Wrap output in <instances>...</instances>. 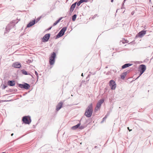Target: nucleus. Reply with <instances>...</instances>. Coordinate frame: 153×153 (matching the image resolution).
Segmentation results:
<instances>
[{
    "mask_svg": "<svg viewBox=\"0 0 153 153\" xmlns=\"http://www.w3.org/2000/svg\"><path fill=\"white\" fill-rule=\"evenodd\" d=\"M123 44H124L125 43H127L128 42V41L127 40H125V39H124V40H123Z\"/></svg>",
    "mask_w": 153,
    "mask_h": 153,
    "instance_id": "a878e982",
    "label": "nucleus"
},
{
    "mask_svg": "<svg viewBox=\"0 0 153 153\" xmlns=\"http://www.w3.org/2000/svg\"><path fill=\"white\" fill-rule=\"evenodd\" d=\"M18 86L22 89H28L30 87V85L28 83H24L23 84L17 83Z\"/></svg>",
    "mask_w": 153,
    "mask_h": 153,
    "instance_id": "7ed1b4c3",
    "label": "nucleus"
},
{
    "mask_svg": "<svg viewBox=\"0 0 153 153\" xmlns=\"http://www.w3.org/2000/svg\"><path fill=\"white\" fill-rule=\"evenodd\" d=\"M51 28H52V27H49V28L48 29V30H50V29Z\"/></svg>",
    "mask_w": 153,
    "mask_h": 153,
    "instance_id": "c9c22d12",
    "label": "nucleus"
},
{
    "mask_svg": "<svg viewBox=\"0 0 153 153\" xmlns=\"http://www.w3.org/2000/svg\"><path fill=\"white\" fill-rule=\"evenodd\" d=\"M93 111V105L92 103H91L88 106L86 109L85 115L87 117H91Z\"/></svg>",
    "mask_w": 153,
    "mask_h": 153,
    "instance_id": "f257e3e1",
    "label": "nucleus"
},
{
    "mask_svg": "<svg viewBox=\"0 0 153 153\" xmlns=\"http://www.w3.org/2000/svg\"><path fill=\"white\" fill-rule=\"evenodd\" d=\"M133 14H134V13H133V12H132V13H131V14H132V15H133Z\"/></svg>",
    "mask_w": 153,
    "mask_h": 153,
    "instance_id": "ea45409f",
    "label": "nucleus"
},
{
    "mask_svg": "<svg viewBox=\"0 0 153 153\" xmlns=\"http://www.w3.org/2000/svg\"><path fill=\"white\" fill-rule=\"evenodd\" d=\"M89 76H90L89 75H88V76H87L86 78V79L88 81V80H89V79H88V78L89 77Z\"/></svg>",
    "mask_w": 153,
    "mask_h": 153,
    "instance_id": "2f4dec72",
    "label": "nucleus"
},
{
    "mask_svg": "<svg viewBox=\"0 0 153 153\" xmlns=\"http://www.w3.org/2000/svg\"><path fill=\"white\" fill-rule=\"evenodd\" d=\"M63 17H61L58 20L56 21L55 23H54L53 26H54L56 25L62 19Z\"/></svg>",
    "mask_w": 153,
    "mask_h": 153,
    "instance_id": "6ab92c4d",
    "label": "nucleus"
},
{
    "mask_svg": "<svg viewBox=\"0 0 153 153\" xmlns=\"http://www.w3.org/2000/svg\"><path fill=\"white\" fill-rule=\"evenodd\" d=\"M13 133H12L11 134V136H13Z\"/></svg>",
    "mask_w": 153,
    "mask_h": 153,
    "instance_id": "4c0bfd02",
    "label": "nucleus"
},
{
    "mask_svg": "<svg viewBox=\"0 0 153 153\" xmlns=\"http://www.w3.org/2000/svg\"><path fill=\"white\" fill-rule=\"evenodd\" d=\"M7 87V85H1V88L2 89H5Z\"/></svg>",
    "mask_w": 153,
    "mask_h": 153,
    "instance_id": "b1692460",
    "label": "nucleus"
},
{
    "mask_svg": "<svg viewBox=\"0 0 153 153\" xmlns=\"http://www.w3.org/2000/svg\"><path fill=\"white\" fill-rule=\"evenodd\" d=\"M108 68V66H106L105 67V68Z\"/></svg>",
    "mask_w": 153,
    "mask_h": 153,
    "instance_id": "a19ab883",
    "label": "nucleus"
},
{
    "mask_svg": "<svg viewBox=\"0 0 153 153\" xmlns=\"http://www.w3.org/2000/svg\"><path fill=\"white\" fill-rule=\"evenodd\" d=\"M113 1H114V0H111V2H113Z\"/></svg>",
    "mask_w": 153,
    "mask_h": 153,
    "instance_id": "e433bc0d",
    "label": "nucleus"
},
{
    "mask_svg": "<svg viewBox=\"0 0 153 153\" xmlns=\"http://www.w3.org/2000/svg\"><path fill=\"white\" fill-rule=\"evenodd\" d=\"M56 56V53L53 52L51 54L49 58V63L51 65H53L55 63V59Z\"/></svg>",
    "mask_w": 153,
    "mask_h": 153,
    "instance_id": "20e7f679",
    "label": "nucleus"
},
{
    "mask_svg": "<svg viewBox=\"0 0 153 153\" xmlns=\"http://www.w3.org/2000/svg\"><path fill=\"white\" fill-rule=\"evenodd\" d=\"M21 65L20 63L19 62H15L13 64V67L16 68H20Z\"/></svg>",
    "mask_w": 153,
    "mask_h": 153,
    "instance_id": "9d476101",
    "label": "nucleus"
},
{
    "mask_svg": "<svg viewBox=\"0 0 153 153\" xmlns=\"http://www.w3.org/2000/svg\"><path fill=\"white\" fill-rule=\"evenodd\" d=\"M35 22L36 20H34L30 22L27 25V27H29L32 26L35 24Z\"/></svg>",
    "mask_w": 153,
    "mask_h": 153,
    "instance_id": "ddd939ff",
    "label": "nucleus"
},
{
    "mask_svg": "<svg viewBox=\"0 0 153 153\" xmlns=\"http://www.w3.org/2000/svg\"><path fill=\"white\" fill-rule=\"evenodd\" d=\"M104 102V100L103 99H101L97 103V108H99L100 107L101 104L103 103Z\"/></svg>",
    "mask_w": 153,
    "mask_h": 153,
    "instance_id": "f8f14e48",
    "label": "nucleus"
},
{
    "mask_svg": "<svg viewBox=\"0 0 153 153\" xmlns=\"http://www.w3.org/2000/svg\"><path fill=\"white\" fill-rule=\"evenodd\" d=\"M127 129L129 130V131H131L132 130L131 129L130 130V129H129V127H127Z\"/></svg>",
    "mask_w": 153,
    "mask_h": 153,
    "instance_id": "72a5a7b5",
    "label": "nucleus"
},
{
    "mask_svg": "<svg viewBox=\"0 0 153 153\" xmlns=\"http://www.w3.org/2000/svg\"><path fill=\"white\" fill-rule=\"evenodd\" d=\"M79 127V128L81 129H83L84 128V126H80Z\"/></svg>",
    "mask_w": 153,
    "mask_h": 153,
    "instance_id": "cd10ccee",
    "label": "nucleus"
},
{
    "mask_svg": "<svg viewBox=\"0 0 153 153\" xmlns=\"http://www.w3.org/2000/svg\"><path fill=\"white\" fill-rule=\"evenodd\" d=\"M77 15L76 14H74L72 17V20L73 21H75L76 17Z\"/></svg>",
    "mask_w": 153,
    "mask_h": 153,
    "instance_id": "4be33fe9",
    "label": "nucleus"
},
{
    "mask_svg": "<svg viewBox=\"0 0 153 153\" xmlns=\"http://www.w3.org/2000/svg\"><path fill=\"white\" fill-rule=\"evenodd\" d=\"M146 69V67L145 65L142 64L140 65L139 70L140 74V75L137 78V79L144 72Z\"/></svg>",
    "mask_w": 153,
    "mask_h": 153,
    "instance_id": "f03ea898",
    "label": "nucleus"
},
{
    "mask_svg": "<svg viewBox=\"0 0 153 153\" xmlns=\"http://www.w3.org/2000/svg\"><path fill=\"white\" fill-rule=\"evenodd\" d=\"M21 71L23 74L25 75H30L32 77H33V76L30 75L29 73H28L27 71H25L24 69H23L21 70Z\"/></svg>",
    "mask_w": 153,
    "mask_h": 153,
    "instance_id": "f3484780",
    "label": "nucleus"
},
{
    "mask_svg": "<svg viewBox=\"0 0 153 153\" xmlns=\"http://www.w3.org/2000/svg\"><path fill=\"white\" fill-rule=\"evenodd\" d=\"M127 75V72H124L122 74L121 76V78L122 79H124L125 76Z\"/></svg>",
    "mask_w": 153,
    "mask_h": 153,
    "instance_id": "aec40b11",
    "label": "nucleus"
},
{
    "mask_svg": "<svg viewBox=\"0 0 153 153\" xmlns=\"http://www.w3.org/2000/svg\"><path fill=\"white\" fill-rule=\"evenodd\" d=\"M109 84L111 89L113 90H115L116 87L115 82L113 80H111L109 81Z\"/></svg>",
    "mask_w": 153,
    "mask_h": 153,
    "instance_id": "0eeeda50",
    "label": "nucleus"
},
{
    "mask_svg": "<svg viewBox=\"0 0 153 153\" xmlns=\"http://www.w3.org/2000/svg\"><path fill=\"white\" fill-rule=\"evenodd\" d=\"M50 36V33L46 34L42 38L43 42H46L48 41Z\"/></svg>",
    "mask_w": 153,
    "mask_h": 153,
    "instance_id": "1a4fd4ad",
    "label": "nucleus"
},
{
    "mask_svg": "<svg viewBox=\"0 0 153 153\" xmlns=\"http://www.w3.org/2000/svg\"><path fill=\"white\" fill-rule=\"evenodd\" d=\"M106 116L105 117H104L102 121H101V123H102L103 122L106 120Z\"/></svg>",
    "mask_w": 153,
    "mask_h": 153,
    "instance_id": "bb28decb",
    "label": "nucleus"
},
{
    "mask_svg": "<svg viewBox=\"0 0 153 153\" xmlns=\"http://www.w3.org/2000/svg\"><path fill=\"white\" fill-rule=\"evenodd\" d=\"M88 0H81L82 2H87L88 1Z\"/></svg>",
    "mask_w": 153,
    "mask_h": 153,
    "instance_id": "7c9ffc66",
    "label": "nucleus"
},
{
    "mask_svg": "<svg viewBox=\"0 0 153 153\" xmlns=\"http://www.w3.org/2000/svg\"><path fill=\"white\" fill-rule=\"evenodd\" d=\"M7 83L9 86H13L15 85V82L14 80H9L8 81Z\"/></svg>",
    "mask_w": 153,
    "mask_h": 153,
    "instance_id": "9b49d317",
    "label": "nucleus"
},
{
    "mask_svg": "<svg viewBox=\"0 0 153 153\" xmlns=\"http://www.w3.org/2000/svg\"><path fill=\"white\" fill-rule=\"evenodd\" d=\"M99 109V108H97V107L96 106L95 109V111H97Z\"/></svg>",
    "mask_w": 153,
    "mask_h": 153,
    "instance_id": "c85d7f7f",
    "label": "nucleus"
},
{
    "mask_svg": "<svg viewBox=\"0 0 153 153\" xmlns=\"http://www.w3.org/2000/svg\"><path fill=\"white\" fill-rule=\"evenodd\" d=\"M67 28V27H64L62 28L56 35V38H58L63 36Z\"/></svg>",
    "mask_w": 153,
    "mask_h": 153,
    "instance_id": "423d86ee",
    "label": "nucleus"
},
{
    "mask_svg": "<svg viewBox=\"0 0 153 153\" xmlns=\"http://www.w3.org/2000/svg\"><path fill=\"white\" fill-rule=\"evenodd\" d=\"M77 3V2H75L74 4H73L71 6V7L70 8V12H72L74 10V8H75L76 4Z\"/></svg>",
    "mask_w": 153,
    "mask_h": 153,
    "instance_id": "2eb2a0df",
    "label": "nucleus"
},
{
    "mask_svg": "<svg viewBox=\"0 0 153 153\" xmlns=\"http://www.w3.org/2000/svg\"><path fill=\"white\" fill-rule=\"evenodd\" d=\"M22 121L26 124H30L31 122V120L30 117L25 116L23 117Z\"/></svg>",
    "mask_w": 153,
    "mask_h": 153,
    "instance_id": "39448f33",
    "label": "nucleus"
},
{
    "mask_svg": "<svg viewBox=\"0 0 153 153\" xmlns=\"http://www.w3.org/2000/svg\"><path fill=\"white\" fill-rule=\"evenodd\" d=\"M146 30H142L140 32L135 36L136 38L140 37V38L143 37L146 34Z\"/></svg>",
    "mask_w": 153,
    "mask_h": 153,
    "instance_id": "6e6552de",
    "label": "nucleus"
},
{
    "mask_svg": "<svg viewBox=\"0 0 153 153\" xmlns=\"http://www.w3.org/2000/svg\"><path fill=\"white\" fill-rule=\"evenodd\" d=\"M5 29H6V31H7V32L5 31V33H7V32H9V31L10 30V25H8L6 27Z\"/></svg>",
    "mask_w": 153,
    "mask_h": 153,
    "instance_id": "412c9836",
    "label": "nucleus"
},
{
    "mask_svg": "<svg viewBox=\"0 0 153 153\" xmlns=\"http://www.w3.org/2000/svg\"><path fill=\"white\" fill-rule=\"evenodd\" d=\"M80 125V123H78L76 125L74 126L71 127V129L73 130H75L78 128Z\"/></svg>",
    "mask_w": 153,
    "mask_h": 153,
    "instance_id": "a211bd4d",
    "label": "nucleus"
},
{
    "mask_svg": "<svg viewBox=\"0 0 153 153\" xmlns=\"http://www.w3.org/2000/svg\"><path fill=\"white\" fill-rule=\"evenodd\" d=\"M63 103L62 102H59L56 106V110L58 111L62 108Z\"/></svg>",
    "mask_w": 153,
    "mask_h": 153,
    "instance_id": "4468645a",
    "label": "nucleus"
},
{
    "mask_svg": "<svg viewBox=\"0 0 153 153\" xmlns=\"http://www.w3.org/2000/svg\"><path fill=\"white\" fill-rule=\"evenodd\" d=\"M41 17H39L36 19V22H38V21H39V20L41 19Z\"/></svg>",
    "mask_w": 153,
    "mask_h": 153,
    "instance_id": "393cba45",
    "label": "nucleus"
},
{
    "mask_svg": "<svg viewBox=\"0 0 153 153\" xmlns=\"http://www.w3.org/2000/svg\"><path fill=\"white\" fill-rule=\"evenodd\" d=\"M132 65V64L130 63H126L122 66V68L124 69Z\"/></svg>",
    "mask_w": 153,
    "mask_h": 153,
    "instance_id": "dca6fc26",
    "label": "nucleus"
},
{
    "mask_svg": "<svg viewBox=\"0 0 153 153\" xmlns=\"http://www.w3.org/2000/svg\"><path fill=\"white\" fill-rule=\"evenodd\" d=\"M81 76H83V73H82V74H81Z\"/></svg>",
    "mask_w": 153,
    "mask_h": 153,
    "instance_id": "58836bf2",
    "label": "nucleus"
},
{
    "mask_svg": "<svg viewBox=\"0 0 153 153\" xmlns=\"http://www.w3.org/2000/svg\"><path fill=\"white\" fill-rule=\"evenodd\" d=\"M83 3L82 1L81 0H80L77 3V5L78 6H79L80 4Z\"/></svg>",
    "mask_w": 153,
    "mask_h": 153,
    "instance_id": "5701e85b",
    "label": "nucleus"
},
{
    "mask_svg": "<svg viewBox=\"0 0 153 153\" xmlns=\"http://www.w3.org/2000/svg\"><path fill=\"white\" fill-rule=\"evenodd\" d=\"M98 148V147H97V146H94V148Z\"/></svg>",
    "mask_w": 153,
    "mask_h": 153,
    "instance_id": "f704fd0d",
    "label": "nucleus"
},
{
    "mask_svg": "<svg viewBox=\"0 0 153 153\" xmlns=\"http://www.w3.org/2000/svg\"><path fill=\"white\" fill-rule=\"evenodd\" d=\"M35 74L36 75L37 78H38V74L36 71H35Z\"/></svg>",
    "mask_w": 153,
    "mask_h": 153,
    "instance_id": "c756f323",
    "label": "nucleus"
},
{
    "mask_svg": "<svg viewBox=\"0 0 153 153\" xmlns=\"http://www.w3.org/2000/svg\"><path fill=\"white\" fill-rule=\"evenodd\" d=\"M152 7H153V6Z\"/></svg>",
    "mask_w": 153,
    "mask_h": 153,
    "instance_id": "79ce46f5",
    "label": "nucleus"
},
{
    "mask_svg": "<svg viewBox=\"0 0 153 153\" xmlns=\"http://www.w3.org/2000/svg\"><path fill=\"white\" fill-rule=\"evenodd\" d=\"M11 100H4V102H7V101H11Z\"/></svg>",
    "mask_w": 153,
    "mask_h": 153,
    "instance_id": "473e14b6",
    "label": "nucleus"
}]
</instances>
